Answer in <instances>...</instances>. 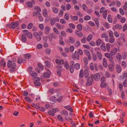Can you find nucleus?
Returning a JSON list of instances; mask_svg holds the SVG:
<instances>
[{
	"instance_id": "obj_1",
	"label": "nucleus",
	"mask_w": 127,
	"mask_h": 127,
	"mask_svg": "<svg viewBox=\"0 0 127 127\" xmlns=\"http://www.w3.org/2000/svg\"><path fill=\"white\" fill-rule=\"evenodd\" d=\"M7 66L8 68H11L9 70L10 72L13 73L15 71L16 65L15 63H12L11 61L9 60L7 62Z\"/></svg>"
},
{
	"instance_id": "obj_2",
	"label": "nucleus",
	"mask_w": 127,
	"mask_h": 127,
	"mask_svg": "<svg viewBox=\"0 0 127 127\" xmlns=\"http://www.w3.org/2000/svg\"><path fill=\"white\" fill-rule=\"evenodd\" d=\"M11 24H7L6 25V27L10 28H12L13 29L17 28L16 29L17 30L19 29V24L18 22L17 21L13 22H11Z\"/></svg>"
},
{
	"instance_id": "obj_3",
	"label": "nucleus",
	"mask_w": 127,
	"mask_h": 127,
	"mask_svg": "<svg viewBox=\"0 0 127 127\" xmlns=\"http://www.w3.org/2000/svg\"><path fill=\"white\" fill-rule=\"evenodd\" d=\"M90 77L91 80H92V81H93V78L95 80L97 81L100 79V75L99 73H97L95 74L91 75Z\"/></svg>"
},
{
	"instance_id": "obj_4",
	"label": "nucleus",
	"mask_w": 127,
	"mask_h": 127,
	"mask_svg": "<svg viewBox=\"0 0 127 127\" xmlns=\"http://www.w3.org/2000/svg\"><path fill=\"white\" fill-rule=\"evenodd\" d=\"M95 50L96 51V55L98 59L100 61L101 60L102 58V55L101 52L98 51L99 50V49L96 48L95 49Z\"/></svg>"
},
{
	"instance_id": "obj_5",
	"label": "nucleus",
	"mask_w": 127,
	"mask_h": 127,
	"mask_svg": "<svg viewBox=\"0 0 127 127\" xmlns=\"http://www.w3.org/2000/svg\"><path fill=\"white\" fill-rule=\"evenodd\" d=\"M72 57L74 60H79V57L78 52L76 51H75L74 53H72Z\"/></svg>"
},
{
	"instance_id": "obj_6",
	"label": "nucleus",
	"mask_w": 127,
	"mask_h": 127,
	"mask_svg": "<svg viewBox=\"0 0 127 127\" xmlns=\"http://www.w3.org/2000/svg\"><path fill=\"white\" fill-rule=\"evenodd\" d=\"M84 53L87 56L88 59L89 60H91L92 58L91 56L90 53L89 51L86 49H85L84 50Z\"/></svg>"
},
{
	"instance_id": "obj_7",
	"label": "nucleus",
	"mask_w": 127,
	"mask_h": 127,
	"mask_svg": "<svg viewBox=\"0 0 127 127\" xmlns=\"http://www.w3.org/2000/svg\"><path fill=\"white\" fill-rule=\"evenodd\" d=\"M22 32L23 33H26L25 34H27V36L28 37L30 38H32V33L31 32H29L27 30H23L22 31Z\"/></svg>"
},
{
	"instance_id": "obj_8",
	"label": "nucleus",
	"mask_w": 127,
	"mask_h": 127,
	"mask_svg": "<svg viewBox=\"0 0 127 127\" xmlns=\"http://www.w3.org/2000/svg\"><path fill=\"white\" fill-rule=\"evenodd\" d=\"M34 36L38 41H40L41 39V37L38 33L36 32H34L33 33Z\"/></svg>"
},
{
	"instance_id": "obj_9",
	"label": "nucleus",
	"mask_w": 127,
	"mask_h": 127,
	"mask_svg": "<svg viewBox=\"0 0 127 127\" xmlns=\"http://www.w3.org/2000/svg\"><path fill=\"white\" fill-rule=\"evenodd\" d=\"M95 68L96 70H97V65L96 64H95V65L93 63H91L90 64V69L92 70H93Z\"/></svg>"
},
{
	"instance_id": "obj_10",
	"label": "nucleus",
	"mask_w": 127,
	"mask_h": 127,
	"mask_svg": "<svg viewBox=\"0 0 127 127\" xmlns=\"http://www.w3.org/2000/svg\"><path fill=\"white\" fill-rule=\"evenodd\" d=\"M87 82L86 83V85L87 86H90L92 84V80H90V78L89 77H87Z\"/></svg>"
},
{
	"instance_id": "obj_11",
	"label": "nucleus",
	"mask_w": 127,
	"mask_h": 127,
	"mask_svg": "<svg viewBox=\"0 0 127 127\" xmlns=\"http://www.w3.org/2000/svg\"><path fill=\"white\" fill-rule=\"evenodd\" d=\"M117 49L116 48H113L110 52L111 55L112 56L115 55L117 53Z\"/></svg>"
},
{
	"instance_id": "obj_12",
	"label": "nucleus",
	"mask_w": 127,
	"mask_h": 127,
	"mask_svg": "<svg viewBox=\"0 0 127 127\" xmlns=\"http://www.w3.org/2000/svg\"><path fill=\"white\" fill-rule=\"evenodd\" d=\"M51 73L50 71L49 70H48L47 72H45L43 75V76L44 77L48 78L50 77V75H51Z\"/></svg>"
},
{
	"instance_id": "obj_13",
	"label": "nucleus",
	"mask_w": 127,
	"mask_h": 127,
	"mask_svg": "<svg viewBox=\"0 0 127 127\" xmlns=\"http://www.w3.org/2000/svg\"><path fill=\"white\" fill-rule=\"evenodd\" d=\"M102 64L103 66L106 68L108 66V64L106 59L105 58H103V59Z\"/></svg>"
},
{
	"instance_id": "obj_14",
	"label": "nucleus",
	"mask_w": 127,
	"mask_h": 127,
	"mask_svg": "<svg viewBox=\"0 0 127 127\" xmlns=\"http://www.w3.org/2000/svg\"><path fill=\"white\" fill-rule=\"evenodd\" d=\"M50 30V28L48 26H46L45 27L44 32L46 34H48Z\"/></svg>"
},
{
	"instance_id": "obj_15",
	"label": "nucleus",
	"mask_w": 127,
	"mask_h": 127,
	"mask_svg": "<svg viewBox=\"0 0 127 127\" xmlns=\"http://www.w3.org/2000/svg\"><path fill=\"white\" fill-rule=\"evenodd\" d=\"M71 63H72V65H70L69 70L71 73H73L74 72V69L73 67V64L74 63V61L73 60L71 61Z\"/></svg>"
},
{
	"instance_id": "obj_16",
	"label": "nucleus",
	"mask_w": 127,
	"mask_h": 127,
	"mask_svg": "<svg viewBox=\"0 0 127 127\" xmlns=\"http://www.w3.org/2000/svg\"><path fill=\"white\" fill-rule=\"evenodd\" d=\"M75 33L76 34L80 37H82L83 35L82 33L80 31L76 30L75 31Z\"/></svg>"
},
{
	"instance_id": "obj_17",
	"label": "nucleus",
	"mask_w": 127,
	"mask_h": 127,
	"mask_svg": "<svg viewBox=\"0 0 127 127\" xmlns=\"http://www.w3.org/2000/svg\"><path fill=\"white\" fill-rule=\"evenodd\" d=\"M34 79H35L36 80H37L38 81H36L34 82V84L36 86H38L40 85V83L39 82V81L40 80V79L38 77H36L34 78Z\"/></svg>"
},
{
	"instance_id": "obj_18",
	"label": "nucleus",
	"mask_w": 127,
	"mask_h": 127,
	"mask_svg": "<svg viewBox=\"0 0 127 127\" xmlns=\"http://www.w3.org/2000/svg\"><path fill=\"white\" fill-rule=\"evenodd\" d=\"M55 62L56 63L59 65L62 64H63L64 62V60L62 59H61L60 60L56 59L55 60Z\"/></svg>"
},
{
	"instance_id": "obj_19",
	"label": "nucleus",
	"mask_w": 127,
	"mask_h": 127,
	"mask_svg": "<svg viewBox=\"0 0 127 127\" xmlns=\"http://www.w3.org/2000/svg\"><path fill=\"white\" fill-rule=\"evenodd\" d=\"M84 76L85 78H87L89 75V72L87 69H85L84 72Z\"/></svg>"
},
{
	"instance_id": "obj_20",
	"label": "nucleus",
	"mask_w": 127,
	"mask_h": 127,
	"mask_svg": "<svg viewBox=\"0 0 127 127\" xmlns=\"http://www.w3.org/2000/svg\"><path fill=\"white\" fill-rule=\"evenodd\" d=\"M60 113L62 115L65 116H68V112L65 110H62L60 111Z\"/></svg>"
},
{
	"instance_id": "obj_21",
	"label": "nucleus",
	"mask_w": 127,
	"mask_h": 127,
	"mask_svg": "<svg viewBox=\"0 0 127 127\" xmlns=\"http://www.w3.org/2000/svg\"><path fill=\"white\" fill-rule=\"evenodd\" d=\"M43 15L45 17H47L48 16V12L46 9L44 8L43 10Z\"/></svg>"
},
{
	"instance_id": "obj_22",
	"label": "nucleus",
	"mask_w": 127,
	"mask_h": 127,
	"mask_svg": "<svg viewBox=\"0 0 127 127\" xmlns=\"http://www.w3.org/2000/svg\"><path fill=\"white\" fill-rule=\"evenodd\" d=\"M117 72L118 73H120L122 69L120 66L118 64L116 65Z\"/></svg>"
},
{
	"instance_id": "obj_23",
	"label": "nucleus",
	"mask_w": 127,
	"mask_h": 127,
	"mask_svg": "<svg viewBox=\"0 0 127 127\" xmlns=\"http://www.w3.org/2000/svg\"><path fill=\"white\" fill-rule=\"evenodd\" d=\"M83 59L84 63L85 65L86 66L87 65L88 63V59L86 57H84Z\"/></svg>"
},
{
	"instance_id": "obj_24",
	"label": "nucleus",
	"mask_w": 127,
	"mask_h": 127,
	"mask_svg": "<svg viewBox=\"0 0 127 127\" xmlns=\"http://www.w3.org/2000/svg\"><path fill=\"white\" fill-rule=\"evenodd\" d=\"M66 109L69 110L70 112H73V109L72 107L69 105L65 106L64 107Z\"/></svg>"
},
{
	"instance_id": "obj_25",
	"label": "nucleus",
	"mask_w": 127,
	"mask_h": 127,
	"mask_svg": "<svg viewBox=\"0 0 127 127\" xmlns=\"http://www.w3.org/2000/svg\"><path fill=\"white\" fill-rule=\"evenodd\" d=\"M32 3L30 1L28 2L27 3V6L31 8L32 6V3L34 4L35 2L34 1L32 0Z\"/></svg>"
},
{
	"instance_id": "obj_26",
	"label": "nucleus",
	"mask_w": 127,
	"mask_h": 127,
	"mask_svg": "<svg viewBox=\"0 0 127 127\" xmlns=\"http://www.w3.org/2000/svg\"><path fill=\"white\" fill-rule=\"evenodd\" d=\"M56 25L57 27L59 29H62L64 28V26L58 23L56 24Z\"/></svg>"
},
{
	"instance_id": "obj_27",
	"label": "nucleus",
	"mask_w": 127,
	"mask_h": 127,
	"mask_svg": "<svg viewBox=\"0 0 127 127\" xmlns=\"http://www.w3.org/2000/svg\"><path fill=\"white\" fill-rule=\"evenodd\" d=\"M93 36L92 34H89L87 38V40L88 42H90L93 38Z\"/></svg>"
},
{
	"instance_id": "obj_28",
	"label": "nucleus",
	"mask_w": 127,
	"mask_h": 127,
	"mask_svg": "<svg viewBox=\"0 0 127 127\" xmlns=\"http://www.w3.org/2000/svg\"><path fill=\"white\" fill-rule=\"evenodd\" d=\"M22 41L24 42H25L26 41L27 38L25 34H23L22 35Z\"/></svg>"
},
{
	"instance_id": "obj_29",
	"label": "nucleus",
	"mask_w": 127,
	"mask_h": 127,
	"mask_svg": "<svg viewBox=\"0 0 127 127\" xmlns=\"http://www.w3.org/2000/svg\"><path fill=\"white\" fill-rule=\"evenodd\" d=\"M109 42L111 43H113L115 42V39L114 37H110Z\"/></svg>"
},
{
	"instance_id": "obj_30",
	"label": "nucleus",
	"mask_w": 127,
	"mask_h": 127,
	"mask_svg": "<svg viewBox=\"0 0 127 127\" xmlns=\"http://www.w3.org/2000/svg\"><path fill=\"white\" fill-rule=\"evenodd\" d=\"M3 67L6 65V63L4 60H1V62H0V66Z\"/></svg>"
},
{
	"instance_id": "obj_31",
	"label": "nucleus",
	"mask_w": 127,
	"mask_h": 127,
	"mask_svg": "<svg viewBox=\"0 0 127 127\" xmlns=\"http://www.w3.org/2000/svg\"><path fill=\"white\" fill-rule=\"evenodd\" d=\"M25 99L28 102L30 103L32 101V99L28 96H26L25 97Z\"/></svg>"
},
{
	"instance_id": "obj_32",
	"label": "nucleus",
	"mask_w": 127,
	"mask_h": 127,
	"mask_svg": "<svg viewBox=\"0 0 127 127\" xmlns=\"http://www.w3.org/2000/svg\"><path fill=\"white\" fill-rule=\"evenodd\" d=\"M74 68L76 69H78L80 67V64L78 63H76L74 65Z\"/></svg>"
},
{
	"instance_id": "obj_33",
	"label": "nucleus",
	"mask_w": 127,
	"mask_h": 127,
	"mask_svg": "<svg viewBox=\"0 0 127 127\" xmlns=\"http://www.w3.org/2000/svg\"><path fill=\"white\" fill-rule=\"evenodd\" d=\"M114 65L112 64H110L108 66V68L111 71H113L114 69Z\"/></svg>"
},
{
	"instance_id": "obj_34",
	"label": "nucleus",
	"mask_w": 127,
	"mask_h": 127,
	"mask_svg": "<svg viewBox=\"0 0 127 127\" xmlns=\"http://www.w3.org/2000/svg\"><path fill=\"white\" fill-rule=\"evenodd\" d=\"M99 18L95 19H94V21L95 23L97 28H98L99 27V24L98 22Z\"/></svg>"
},
{
	"instance_id": "obj_35",
	"label": "nucleus",
	"mask_w": 127,
	"mask_h": 127,
	"mask_svg": "<svg viewBox=\"0 0 127 127\" xmlns=\"http://www.w3.org/2000/svg\"><path fill=\"white\" fill-rule=\"evenodd\" d=\"M110 14L107 17V19L108 21L110 23H112V18L111 17Z\"/></svg>"
},
{
	"instance_id": "obj_36",
	"label": "nucleus",
	"mask_w": 127,
	"mask_h": 127,
	"mask_svg": "<svg viewBox=\"0 0 127 127\" xmlns=\"http://www.w3.org/2000/svg\"><path fill=\"white\" fill-rule=\"evenodd\" d=\"M69 42L71 43H73L75 42V40L74 38L71 37H69Z\"/></svg>"
},
{
	"instance_id": "obj_37",
	"label": "nucleus",
	"mask_w": 127,
	"mask_h": 127,
	"mask_svg": "<svg viewBox=\"0 0 127 127\" xmlns=\"http://www.w3.org/2000/svg\"><path fill=\"white\" fill-rule=\"evenodd\" d=\"M30 74L31 75L32 77L37 76V73L33 71H32V72H30Z\"/></svg>"
},
{
	"instance_id": "obj_38",
	"label": "nucleus",
	"mask_w": 127,
	"mask_h": 127,
	"mask_svg": "<svg viewBox=\"0 0 127 127\" xmlns=\"http://www.w3.org/2000/svg\"><path fill=\"white\" fill-rule=\"evenodd\" d=\"M108 33L109 37H114L113 32L111 30H109Z\"/></svg>"
},
{
	"instance_id": "obj_39",
	"label": "nucleus",
	"mask_w": 127,
	"mask_h": 127,
	"mask_svg": "<svg viewBox=\"0 0 127 127\" xmlns=\"http://www.w3.org/2000/svg\"><path fill=\"white\" fill-rule=\"evenodd\" d=\"M50 21L51 25L53 26L56 22V20L52 18L50 20Z\"/></svg>"
},
{
	"instance_id": "obj_40",
	"label": "nucleus",
	"mask_w": 127,
	"mask_h": 127,
	"mask_svg": "<svg viewBox=\"0 0 127 127\" xmlns=\"http://www.w3.org/2000/svg\"><path fill=\"white\" fill-rule=\"evenodd\" d=\"M107 10H105L103 13V18L104 19H106L107 17Z\"/></svg>"
},
{
	"instance_id": "obj_41",
	"label": "nucleus",
	"mask_w": 127,
	"mask_h": 127,
	"mask_svg": "<svg viewBox=\"0 0 127 127\" xmlns=\"http://www.w3.org/2000/svg\"><path fill=\"white\" fill-rule=\"evenodd\" d=\"M23 61L21 57L19 58L17 60V62L19 64H21L23 62Z\"/></svg>"
},
{
	"instance_id": "obj_42",
	"label": "nucleus",
	"mask_w": 127,
	"mask_h": 127,
	"mask_svg": "<svg viewBox=\"0 0 127 127\" xmlns=\"http://www.w3.org/2000/svg\"><path fill=\"white\" fill-rule=\"evenodd\" d=\"M57 118L60 121L63 122L64 121V119L63 118L62 116L60 115H58L57 116Z\"/></svg>"
},
{
	"instance_id": "obj_43",
	"label": "nucleus",
	"mask_w": 127,
	"mask_h": 127,
	"mask_svg": "<svg viewBox=\"0 0 127 127\" xmlns=\"http://www.w3.org/2000/svg\"><path fill=\"white\" fill-rule=\"evenodd\" d=\"M38 17L39 18V20L41 22H42L43 20V17L41 16L40 13H39L38 15Z\"/></svg>"
},
{
	"instance_id": "obj_44",
	"label": "nucleus",
	"mask_w": 127,
	"mask_h": 127,
	"mask_svg": "<svg viewBox=\"0 0 127 127\" xmlns=\"http://www.w3.org/2000/svg\"><path fill=\"white\" fill-rule=\"evenodd\" d=\"M101 43V40L100 39H98L96 41V44L97 46H99Z\"/></svg>"
},
{
	"instance_id": "obj_45",
	"label": "nucleus",
	"mask_w": 127,
	"mask_h": 127,
	"mask_svg": "<svg viewBox=\"0 0 127 127\" xmlns=\"http://www.w3.org/2000/svg\"><path fill=\"white\" fill-rule=\"evenodd\" d=\"M115 27L116 28L119 29H121L122 28V26L121 25H119L118 24H116L115 25Z\"/></svg>"
},
{
	"instance_id": "obj_46",
	"label": "nucleus",
	"mask_w": 127,
	"mask_h": 127,
	"mask_svg": "<svg viewBox=\"0 0 127 127\" xmlns=\"http://www.w3.org/2000/svg\"><path fill=\"white\" fill-rule=\"evenodd\" d=\"M83 76V69H81L79 72V77L81 78H82Z\"/></svg>"
},
{
	"instance_id": "obj_47",
	"label": "nucleus",
	"mask_w": 127,
	"mask_h": 127,
	"mask_svg": "<svg viewBox=\"0 0 127 127\" xmlns=\"http://www.w3.org/2000/svg\"><path fill=\"white\" fill-rule=\"evenodd\" d=\"M48 114L52 116H55V114L53 112L52 110H50L48 112Z\"/></svg>"
},
{
	"instance_id": "obj_48",
	"label": "nucleus",
	"mask_w": 127,
	"mask_h": 127,
	"mask_svg": "<svg viewBox=\"0 0 127 127\" xmlns=\"http://www.w3.org/2000/svg\"><path fill=\"white\" fill-rule=\"evenodd\" d=\"M127 56V53L126 52L123 53L122 54V57L124 60H125Z\"/></svg>"
},
{
	"instance_id": "obj_49",
	"label": "nucleus",
	"mask_w": 127,
	"mask_h": 127,
	"mask_svg": "<svg viewBox=\"0 0 127 127\" xmlns=\"http://www.w3.org/2000/svg\"><path fill=\"white\" fill-rule=\"evenodd\" d=\"M101 48V49L104 51H105L106 50L105 47V44L104 43H103L100 46Z\"/></svg>"
},
{
	"instance_id": "obj_50",
	"label": "nucleus",
	"mask_w": 127,
	"mask_h": 127,
	"mask_svg": "<svg viewBox=\"0 0 127 127\" xmlns=\"http://www.w3.org/2000/svg\"><path fill=\"white\" fill-rule=\"evenodd\" d=\"M70 17L74 21H77L78 20V18L77 16H72V15H70Z\"/></svg>"
},
{
	"instance_id": "obj_51",
	"label": "nucleus",
	"mask_w": 127,
	"mask_h": 127,
	"mask_svg": "<svg viewBox=\"0 0 127 127\" xmlns=\"http://www.w3.org/2000/svg\"><path fill=\"white\" fill-rule=\"evenodd\" d=\"M52 10L55 13H57L59 11L58 9L55 7H53Z\"/></svg>"
},
{
	"instance_id": "obj_52",
	"label": "nucleus",
	"mask_w": 127,
	"mask_h": 127,
	"mask_svg": "<svg viewBox=\"0 0 127 127\" xmlns=\"http://www.w3.org/2000/svg\"><path fill=\"white\" fill-rule=\"evenodd\" d=\"M91 19V17L89 15H87L85 16L84 17V19L86 21H88Z\"/></svg>"
},
{
	"instance_id": "obj_53",
	"label": "nucleus",
	"mask_w": 127,
	"mask_h": 127,
	"mask_svg": "<svg viewBox=\"0 0 127 127\" xmlns=\"http://www.w3.org/2000/svg\"><path fill=\"white\" fill-rule=\"evenodd\" d=\"M54 31L56 34L59 35L60 34L59 32L58 31L57 29L56 28H54L53 29Z\"/></svg>"
},
{
	"instance_id": "obj_54",
	"label": "nucleus",
	"mask_w": 127,
	"mask_h": 127,
	"mask_svg": "<svg viewBox=\"0 0 127 127\" xmlns=\"http://www.w3.org/2000/svg\"><path fill=\"white\" fill-rule=\"evenodd\" d=\"M110 44L109 43L107 44L106 45V48L107 51L109 52L110 48Z\"/></svg>"
},
{
	"instance_id": "obj_55",
	"label": "nucleus",
	"mask_w": 127,
	"mask_h": 127,
	"mask_svg": "<svg viewBox=\"0 0 127 127\" xmlns=\"http://www.w3.org/2000/svg\"><path fill=\"white\" fill-rule=\"evenodd\" d=\"M77 27L79 31H81L82 30V25L80 24H78L77 25Z\"/></svg>"
},
{
	"instance_id": "obj_56",
	"label": "nucleus",
	"mask_w": 127,
	"mask_h": 127,
	"mask_svg": "<svg viewBox=\"0 0 127 127\" xmlns=\"http://www.w3.org/2000/svg\"><path fill=\"white\" fill-rule=\"evenodd\" d=\"M87 39L85 37H83L81 39V42L83 43H85L86 42Z\"/></svg>"
},
{
	"instance_id": "obj_57",
	"label": "nucleus",
	"mask_w": 127,
	"mask_h": 127,
	"mask_svg": "<svg viewBox=\"0 0 127 127\" xmlns=\"http://www.w3.org/2000/svg\"><path fill=\"white\" fill-rule=\"evenodd\" d=\"M51 35L52 38L54 39H56L57 37V35L55 33H52L51 34Z\"/></svg>"
},
{
	"instance_id": "obj_58",
	"label": "nucleus",
	"mask_w": 127,
	"mask_h": 127,
	"mask_svg": "<svg viewBox=\"0 0 127 127\" xmlns=\"http://www.w3.org/2000/svg\"><path fill=\"white\" fill-rule=\"evenodd\" d=\"M104 25L105 27L107 29H109L110 28L109 24L107 22L105 23Z\"/></svg>"
},
{
	"instance_id": "obj_59",
	"label": "nucleus",
	"mask_w": 127,
	"mask_h": 127,
	"mask_svg": "<svg viewBox=\"0 0 127 127\" xmlns=\"http://www.w3.org/2000/svg\"><path fill=\"white\" fill-rule=\"evenodd\" d=\"M33 26V24L32 23H29L28 25L27 28L28 29H31Z\"/></svg>"
},
{
	"instance_id": "obj_60",
	"label": "nucleus",
	"mask_w": 127,
	"mask_h": 127,
	"mask_svg": "<svg viewBox=\"0 0 127 127\" xmlns=\"http://www.w3.org/2000/svg\"><path fill=\"white\" fill-rule=\"evenodd\" d=\"M64 66L66 69L68 70L69 68V66L68 63L67 62H66L64 63Z\"/></svg>"
},
{
	"instance_id": "obj_61",
	"label": "nucleus",
	"mask_w": 127,
	"mask_h": 127,
	"mask_svg": "<svg viewBox=\"0 0 127 127\" xmlns=\"http://www.w3.org/2000/svg\"><path fill=\"white\" fill-rule=\"evenodd\" d=\"M64 18L66 20H68L69 18V16L68 14L66 13L64 15Z\"/></svg>"
},
{
	"instance_id": "obj_62",
	"label": "nucleus",
	"mask_w": 127,
	"mask_h": 127,
	"mask_svg": "<svg viewBox=\"0 0 127 127\" xmlns=\"http://www.w3.org/2000/svg\"><path fill=\"white\" fill-rule=\"evenodd\" d=\"M122 66L124 67H126L127 66V64L126 62L124 61H123L122 62Z\"/></svg>"
},
{
	"instance_id": "obj_63",
	"label": "nucleus",
	"mask_w": 127,
	"mask_h": 127,
	"mask_svg": "<svg viewBox=\"0 0 127 127\" xmlns=\"http://www.w3.org/2000/svg\"><path fill=\"white\" fill-rule=\"evenodd\" d=\"M106 84L104 83L103 82H101V83L100 85L101 87L104 88L106 86Z\"/></svg>"
},
{
	"instance_id": "obj_64",
	"label": "nucleus",
	"mask_w": 127,
	"mask_h": 127,
	"mask_svg": "<svg viewBox=\"0 0 127 127\" xmlns=\"http://www.w3.org/2000/svg\"><path fill=\"white\" fill-rule=\"evenodd\" d=\"M123 86L125 87H127V80H125L123 82Z\"/></svg>"
}]
</instances>
